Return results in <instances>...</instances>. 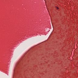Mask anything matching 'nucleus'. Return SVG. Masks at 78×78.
Wrapping results in <instances>:
<instances>
[{
  "instance_id": "1",
  "label": "nucleus",
  "mask_w": 78,
  "mask_h": 78,
  "mask_svg": "<svg viewBox=\"0 0 78 78\" xmlns=\"http://www.w3.org/2000/svg\"><path fill=\"white\" fill-rule=\"evenodd\" d=\"M55 8H56V9H59V8H58V7L56 6L55 7Z\"/></svg>"
}]
</instances>
